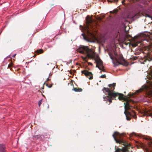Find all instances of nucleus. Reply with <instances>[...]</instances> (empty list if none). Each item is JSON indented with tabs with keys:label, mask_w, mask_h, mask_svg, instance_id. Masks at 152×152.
I'll return each instance as SVG.
<instances>
[{
	"label": "nucleus",
	"mask_w": 152,
	"mask_h": 152,
	"mask_svg": "<svg viewBox=\"0 0 152 152\" xmlns=\"http://www.w3.org/2000/svg\"><path fill=\"white\" fill-rule=\"evenodd\" d=\"M108 86L110 88H104L103 89L104 92L105 91L106 92L108 93V96H103V98L104 100L106 101H108L110 103L112 102L111 99H114L115 98L116 96H118V99L119 100L124 99V98L123 94L113 92L115 88V83H114L113 84H109Z\"/></svg>",
	"instance_id": "f257e3e1"
},
{
	"label": "nucleus",
	"mask_w": 152,
	"mask_h": 152,
	"mask_svg": "<svg viewBox=\"0 0 152 152\" xmlns=\"http://www.w3.org/2000/svg\"><path fill=\"white\" fill-rule=\"evenodd\" d=\"M77 50V52L86 56V57L82 56L83 61L85 62L87 61L86 60L87 57L88 58H93L94 57V52L91 49H89L88 47L80 45Z\"/></svg>",
	"instance_id": "f03ea898"
},
{
	"label": "nucleus",
	"mask_w": 152,
	"mask_h": 152,
	"mask_svg": "<svg viewBox=\"0 0 152 152\" xmlns=\"http://www.w3.org/2000/svg\"><path fill=\"white\" fill-rule=\"evenodd\" d=\"M113 136L116 142L124 146L122 149L118 148L116 149L115 152H126L127 151L128 146L123 139V135L116 132L114 133Z\"/></svg>",
	"instance_id": "7ed1b4c3"
},
{
	"label": "nucleus",
	"mask_w": 152,
	"mask_h": 152,
	"mask_svg": "<svg viewBox=\"0 0 152 152\" xmlns=\"http://www.w3.org/2000/svg\"><path fill=\"white\" fill-rule=\"evenodd\" d=\"M109 55L112 59L113 62L115 66L120 64V62L124 61L122 55L117 54L115 50L109 52Z\"/></svg>",
	"instance_id": "20e7f679"
},
{
	"label": "nucleus",
	"mask_w": 152,
	"mask_h": 152,
	"mask_svg": "<svg viewBox=\"0 0 152 152\" xmlns=\"http://www.w3.org/2000/svg\"><path fill=\"white\" fill-rule=\"evenodd\" d=\"M125 104L124 108L125 111L124 113L126 117L127 120H130L131 119V117L132 116L134 118H135V113L134 111H133L132 113H130L128 111V110L130 109V106L128 102H126L124 103Z\"/></svg>",
	"instance_id": "39448f33"
},
{
	"label": "nucleus",
	"mask_w": 152,
	"mask_h": 152,
	"mask_svg": "<svg viewBox=\"0 0 152 152\" xmlns=\"http://www.w3.org/2000/svg\"><path fill=\"white\" fill-rule=\"evenodd\" d=\"M152 85H151L150 86H145L143 87L140 88L139 89L137 90L136 92L131 95V96H133L134 94H137V93L143 91H145L150 96L152 97Z\"/></svg>",
	"instance_id": "423d86ee"
},
{
	"label": "nucleus",
	"mask_w": 152,
	"mask_h": 152,
	"mask_svg": "<svg viewBox=\"0 0 152 152\" xmlns=\"http://www.w3.org/2000/svg\"><path fill=\"white\" fill-rule=\"evenodd\" d=\"M86 20L87 23V26H86V31L87 32L88 35H90L92 37H94V35L89 30V27L91 26V23L93 21V19L90 18L89 16H87L86 18Z\"/></svg>",
	"instance_id": "0eeeda50"
},
{
	"label": "nucleus",
	"mask_w": 152,
	"mask_h": 152,
	"mask_svg": "<svg viewBox=\"0 0 152 152\" xmlns=\"http://www.w3.org/2000/svg\"><path fill=\"white\" fill-rule=\"evenodd\" d=\"M95 61L96 64V67H98L100 70L104 71L102 61L100 59H96Z\"/></svg>",
	"instance_id": "6e6552de"
},
{
	"label": "nucleus",
	"mask_w": 152,
	"mask_h": 152,
	"mask_svg": "<svg viewBox=\"0 0 152 152\" xmlns=\"http://www.w3.org/2000/svg\"><path fill=\"white\" fill-rule=\"evenodd\" d=\"M142 113L143 115L152 117V110H145L142 111Z\"/></svg>",
	"instance_id": "1a4fd4ad"
},
{
	"label": "nucleus",
	"mask_w": 152,
	"mask_h": 152,
	"mask_svg": "<svg viewBox=\"0 0 152 152\" xmlns=\"http://www.w3.org/2000/svg\"><path fill=\"white\" fill-rule=\"evenodd\" d=\"M82 74H84L87 77L90 76L89 78V79H92L93 78L91 72H89L86 70H84L82 71Z\"/></svg>",
	"instance_id": "9d476101"
},
{
	"label": "nucleus",
	"mask_w": 152,
	"mask_h": 152,
	"mask_svg": "<svg viewBox=\"0 0 152 152\" xmlns=\"http://www.w3.org/2000/svg\"><path fill=\"white\" fill-rule=\"evenodd\" d=\"M142 137L145 140L149 141V146L152 148V139L151 138L148 136H142Z\"/></svg>",
	"instance_id": "9b49d317"
},
{
	"label": "nucleus",
	"mask_w": 152,
	"mask_h": 152,
	"mask_svg": "<svg viewBox=\"0 0 152 152\" xmlns=\"http://www.w3.org/2000/svg\"><path fill=\"white\" fill-rule=\"evenodd\" d=\"M92 28V25H91V26H90V27H89V30L91 32V33H92L93 34H94V37H92L91 36V35H88L87 32H86V27H85V28H84V29H85V32L86 33L88 36V38H95V34L92 32L91 31V29H92V28Z\"/></svg>",
	"instance_id": "f8f14e48"
},
{
	"label": "nucleus",
	"mask_w": 152,
	"mask_h": 152,
	"mask_svg": "<svg viewBox=\"0 0 152 152\" xmlns=\"http://www.w3.org/2000/svg\"><path fill=\"white\" fill-rule=\"evenodd\" d=\"M5 151V147L4 144H0V151L4 152Z\"/></svg>",
	"instance_id": "ddd939ff"
},
{
	"label": "nucleus",
	"mask_w": 152,
	"mask_h": 152,
	"mask_svg": "<svg viewBox=\"0 0 152 152\" xmlns=\"http://www.w3.org/2000/svg\"><path fill=\"white\" fill-rule=\"evenodd\" d=\"M73 90H74L76 92H81L82 91V89L81 88H74L73 89Z\"/></svg>",
	"instance_id": "4468645a"
},
{
	"label": "nucleus",
	"mask_w": 152,
	"mask_h": 152,
	"mask_svg": "<svg viewBox=\"0 0 152 152\" xmlns=\"http://www.w3.org/2000/svg\"><path fill=\"white\" fill-rule=\"evenodd\" d=\"M138 136L139 137H141L142 135L140 134H136V133L133 132L132 134H130V137H132L133 136Z\"/></svg>",
	"instance_id": "2eb2a0df"
},
{
	"label": "nucleus",
	"mask_w": 152,
	"mask_h": 152,
	"mask_svg": "<svg viewBox=\"0 0 152 152\" xmlns=\"http://www.w3.org/2000/svg\"><path fill=\"white\" fill-rule=\"evenodd\" d=\"M138 43L137 42H134L132 44V46L134 47H135L138 45Z\"/></svg>",
	"instance_id": "dca6fc26"
},
{
	"label": "nucleus",
	"mask_w": 152,
	"mask_h": 152,
	"mask_svg": "<svg viewBox=\"0 0 152 152\" xmlns=\"http://www.w3.org/2000/svg\"><path fill=\"white\" fill-rule=\"evenodd\" d=\"M118 10H115L113 11H110V13H117L118 12Z\"/></svg>",
	"instance_id": "f3484780"
},
{
	"label": "nucleus",
	"mask_w": 152,
	"mask_h": 152,
	"mask_svg": "<svg viewBox=\"0 0 152 152\" xmlns=\"http://www.w3.org/2000/svg\"><path fill=\"white\" fill-rule=\"evenodd\" d=\"M43 52V51L42 50H38L37 51V52L38 54H40L42 53Z\"/></svg>",
	"instance_id": "a211bd4d"
},
{
	"label": "nucleus",
	"mask_w": 152,
	"mask_h": 152,
	"mask_svg": "<svg viewBox=\"0 0 152 152\" xmlns=\"http://www.w3.org/2000/svg\"><path fill=\"white\" fill-rule=\"evenodd\" d=\"M42 99L40 100L38 102V105L39 107H40V106L41 105V104H42Z\"/></svg>",
	"instance_id": "6ab92c4d"
},
{
	"label": "nucleus",
	"mask_w": 152,
	"mask_h": 152,
	"mask_svg": "<svg viewBox=\"0 0 152 152\" xmlns=\"http://www.w3.org/2000/svg\"><path fill=\"white\" fill-rule=\"evenodd\" d=\"M106 77V76L105 75H102L100 76V77L102 78H105Z\"/></svg>",
	"instance_id": "aec40b11"
},
{
	"label": "nucleus",
	"mask_w": 152,
	"mask_h": 152,
	"mask_svg": "<svg viewBox=\"0 0 152 152\" xmlns=\"http://www.w3.org/2000/svg\"><path fill=\"white\" fill-rule=\"evenodd\" d=\"M82 35L83 36V37H84V38L85 39H86V38L85 37V36H84V33H83L82 34Z\"/></svg>",
	"instance_id": "412c9836"
},
{
	"label": "nucleus",
	"mask_w": 152,
	"mask_h": 152,
	"mask_svg": "<svg viewBox=\"0 0 152 152\" xmlns=\"http://www.w3.org/2000/svg\"><path fill=\"white\" fill-rule=\"evenodd\" d=\"M16 55V54H15L14 55H13V57H15V55Z\"/></svg>",
	"instance_id": "4be33fe9"
},
{
	"label": "nucleus",
	"mask_w": 152,
	"mask_h": 152,
	"mask_svg": "<svg viewBox=\"0 0 152 152\" xmlns=\"http://www.w3.org/2000/svg\"><path fill=\"white\" fill-rule=\"evenodd\" d=\"M124 1H125V0H124V1H122V4H124Z\"/></svg>",
	"instance_id": "5701e85b"
},
{
	"label": "nucleus",
	"mask_w": 152,
	"mask_h": 152,
	"mask_svg": "<svg viewBox=\"0 0 152 152\" xmlns=\"http://www.w3.org/2000/svg\"><path fill=\"white\" fill-rule=\"evenodd\" d=\"M116 2H117L118 1V0H116Z\"/></svg>",
	"instance_id": "b1692460"
},
{
	"label": "nucleus",
	"mask_w": 152,
	"mask_h": 152,
	"mask_svg": "<svg viewBox=\"0 0 152 152\" xmlns=\"http://www.w3.org/2000/svg\"><path fill=\"white\" fill-rule=\"evenodd\" d=\"M8 66H9V67H10V64H9V65H8Z\"/></svg>",
	"instance_id": "393cba45"
},
{
	"label": "nucleus",
	"mask_w": 152,
	"mask_h": 152,
	"mask_svg": "<svg viewBox=\"0 0 152 152\" xmlns=\"http://www.w3.org/2000/svg\"><path fill=\"white\" fill-rule=\"evenodd\" d=\"M33 56H34V57H35V56L34 55Z\"/></svg>",
	"instance_id": "a878e982"
},
{
	"label": "nucleus",
	"mask_w": 152,
	"mask_h": 152,
	"mask_svg": "<svg viewBox=\"0 0 152 152\" xmlns=\"http://www.w3.org/2000/svg\"><path fill=\"white\" fill-rule=\"evenodd\" d=\"M90 63V64H91V63Z\"/></svg>",
	"instance_id": "bb28decb"
},
{
	"label": "nucleus",
	"mask_w": 152,
	"mask_h": 152,
	"mask_svg": "<svg viewBox=\"0 0 152 152\" xmlns=\"http://www.w3.org/2000/svg\"><path fill=\"white\" fill-rule=\"evenodd\" d=\"M90 63V64H91V63Z\"/></svg>",
	"instance_id": "cd10ccee"
},
{
	"label": "nucleus",
	"mask_w": 152,
	"mask_h": 152,
	"mask_svg": "<svg viewBox=\"0 0 152 152\" xmlns=\"http://www.w3.org/2000/svg\"><path fill=\"white\" fill-rule=\"evenodd\" d=\"M148 17H150V16H149V15H148Z\"/></svg>",
	"instance_id": "c85d7f7f"
},
{
	"label": "nucleus",
	"mask_w": 152,
	"mask_h": 152,
	"mask_svg": "<svg viewBox=\"0 0 152 152\" xmlns=\"http://www.w3.org/2000/svg\"><path fill=\"white\" fill-rule=\"evenodd\" d=\"M101 72H102V71H101L100 73H101Z\"/></svg>",
	"instance_id": "c756f323"
}]
</instances>
